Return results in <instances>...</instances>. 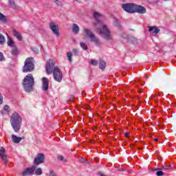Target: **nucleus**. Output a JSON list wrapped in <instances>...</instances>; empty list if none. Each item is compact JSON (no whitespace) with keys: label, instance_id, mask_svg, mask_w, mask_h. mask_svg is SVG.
<instances>
[{"label":"nucleus","instance_id":"f257e3e1","mask_svg":"<svg viewBox=\"0 0 176 176\" xmlns=\"http://www.w3.org/2000/svg\"><path fill=\"white\" fill-rule=\"evenodd\" d=\"M94 17L96 20V23H94L95 27H96L97 32L99 33L100 36L107 41H109L112 39V34H111V30L104 25L102 22H101V18L102 17V14L95 12H94Z\"/></svg>","mask_w":176,"mask_h":176},{"label":"nucleus","instance_id":"f03ea898","mask_svg":"<svg viewBox=\"0 0 176 176\" xmlns=\"http://www.w3.org/2000/svg\"><path fill=\"white\" fill-rule=\"evenodd\" d=\"M55 64L54 60H48L45 65L46 72L48 75L53 73L54 80L60 82L63 80V72L58 67H54Z\"/></svg>","mask_w":176,"mask_h":176},{"label":"nucleus","instance_id":"7ed1b4c3","mask_svg":"<svg viewBox=\"0 0 176 176\" xmlns=\"http://www.w3.org/2000/svg\"><path fill=\"white\" fill-rule=\"evenodd\" d=\"M10 123L13 130L15 133H19L21 129V123H23V118L17 113H14L10 118Z\"/></svg>","mask_w":176,"mask_h":176},{"label":"nucleus","instance_id":"20e7f679","mask_svg":"<svg viewBox=\"0 0 176 176\" xmlns=\"http://www.w3.org/2000/svg\"><path fill=\"white\" fill-rule=\"evenodd\" d=\"M23 85V89L27 93H31V91L34 90V85H35V82L32 74H29L24 78Z\"/></svg>","mask_w":176,"mask_h":176},{"label":"nucleus","instance_id":"39448f33","mask_svg":"<svg viewBox=\"0 0 176 176\" xmlns=\"http://www.w3.org/2000/svg\"><path fill=\"white\" fill-rule=\"evenodd\" d=\"M84 32H85L86 36L87 38H89L91 42H93V43H95L96 46H101L102 43L100 41V38L93 33L90 30L88 29H84Z\"/></svg>","mask_w":176,"mask_h":176},{"label":"nucleus","instance_id":"423d86ee","mask_svg":"<svg viewBox=\"0 0 176 176\" xmlns=\"http://www.w3.org/2000/svg\"><path fill=\"white\" fill-rule=\"evenodd\" d=\"M34 58H28L25 61L23 72H32L34 71Z\"/></svg>","mask_w":176,"mask_h":176},{"label":"nucleus","instance_id":"0eeeda50","mask_svg":"<svg viewBox=\"0 0 176 176\" xmlns=\"http://www.w3.org/2000/svg\"><path fill=\"white\" fill-rule=\"evenodd\" d=\"M122 9L127 12V13H134L135 9V4L134 3H124L122 5Z\"/></svg>","mask_w":176,"mask_h":176},{"label":"nucleus","instance_id":"6e6552de","mask_svg":"<svg viewBox=\"0 0 176 176\" xmlns=\"http://www.w3.org/2000/svg\"><path fill=\"white\" fill-rule=\"evenodd\" d=\"M50 30H52V32L54 35L58 36L60 35V29L58 28V24L56 22H51L49 24Z\"/></svg>","mask_w":176,"mask_h":176},{"label":"nucleus","instance_id":"1a4fd4ad","mask_svg":"<svg viewBox=\"0 0 176 176\" xmlns=\"http://www.w3.org/2000/svg\"><path fill=\"white\" fill-rule=\"evenodd\" d=\"M42 163H45V154L38 153L36 157L34 158V166H39Z\"/></svg>","mask_w":176,"mask_h":176},{"label":"nucleus","instance_id":"9d476101","mask_svg":"<svg viewBox=\"0 0 176 176\" xmlns=\"http://www.w3.org/2000/svg\"><path fill=\"white\" fill-rule=\"evenodd\" d=\"M36 170V166L33 165L31 168H27L23 173L22 176L34 175Z\"/></svg>","mask_w":176,"mask_h":176},{"label":"nucleus","instance_id":"9b49d317","mask_svg":"<svg viewBox=\"0 0 176 176\" xmlns=\"http://www.w3.org/2000/svg\"><path fill=\"white\" fill-rule=\"evenodd\" d=\"M134 13H139V14H145L146 13V8L142 6L135 5Z\"/></svg>","mask_w":176,"mask_h":176},{"label":"nucleus","instance_id":"f8f14e48","mask_svg":"<svg viewBox=\"0 0 176 176\" xmlns=\"http://www.w3.org/2000/svg\"><path fill=\"white\" fill-rule=\"evenodd\" d=\"M6 150L5 148L1 147L0 148V157L3 162H8V156L6 155Z\"/></svg>","mask_w":176,"mask_h":176},{"label":"nucleus","instance_id":"ddd939ff","mask_svg":"<svg viewBox=\"0 0 176 176\" xmlns=\"http://www.w3.org/2000/svg\"><path fill=\"white\" fill-rule=\"evenodd\" d=\"M43 91H47L49 90V79L46 77L43 78Z\"/></svg>","mask_w":176,"mask_h":176},{"label":"nucleus","instance_id":"4468645a","mask_svg":"<svg viewBox=\"0 0 176 176\" xmlns=\"http://www.w3.org/2000/svg\"><path fill=\"white\" fill-rule=\"evenodd\" d=\"M12 34H13L14 36H15V38H16V39H18V41H23V36H21V34H20V32H17V30L14 29L12 30Z\"/></svg>","mask_w":176,"mask_h":176},{"label":"nucleus","instance_id":"2eb2a0df","mask_svg":"<svg viewBox=\"0 0 176 176\" xmlns=\"http://www.w3.org/2000/svg\"><path fill=\"white\" fill-rule=\"evenodd\" d=\"M148 28L149 32H153V34H159V32H160V29H157V28L155 26H148Z\"/></svg>","mask_w":176,"mask_h":176},{"label":"nucleus","instance_id":"dca6fc26","mask_svg":"<svg viewBox=\"0 0 176 176\" xmlns=\"http://www.w3.org/2000/svg\"><path fill=\"white\" fill-rule=\"evenodd\" d=\"M12 139L14 144H19L21 142V140H23L21 138L17 137L16 135H12Z\"/></svg>","mask_w":176,"mask_h":176},{"label":"nucleus","instance_id":"f3484780","mask_svg":"<svg viewBox=\"0 0 176 176\" xmlns=\"http://www.w3.org/2000/svg\"><path fill=\"white\" fill-rule=\"evenodd\" d=\"M80 30V29L79 28V26L76 23L73 24L72 31H73L74 34H75L76 35L79 34Z\"/></svg>","mask_w":176,"mask_h":176},{"label":"nucleus","instance_id":"a211bd4d","mask_svg":"<svg viewBox=\"0 0 176 176\" xmlns=\"http://www.w3.org/2000/svg\"><path fill=\"white\" fill-rule=\"evenodd\" d=\"M0 21L4 24H6V23H8V16L0 12Z\"/></svg>","mask_w":176,"mask_h":176},{"label":"nucleus","instance_id":"6ab92c4d","mask_svg":"<svg viewBox=\"0 0 176 176\" xmlns=\"http://www.w3.org/2000/svg\"><path fill=\"white\" fill-rule=\"evenodd\" d=\"M107 65V63L104 61V60H100V62H99V68L100 69H105V67Z\"/></svg>","mask_w":176,"mask_h":176},{"label":"nucleus","instance_id":"aec40b11","mask_svg":"<svg viewBox=\"0 0 176 176\" xmlns=\"http://www.w3.org/2000/svg\"><path fill=\"white\" fill-rule=\"evenodd\" d=\"M8 45L10 46V47H14L16 45H14V41L12 40L10 37H8Z\"/></svg>","mask_w":176,"mask_h":176},{"label":"nucleus","instance_id":"412c9836","mask_svg":"<svg viewBox=\"0 0 176 176\" xmlns=\"http://www.w3.org/2000/svg\"><path fill=\"white\" fill-rule=\"evenodd\" d=\"M11 54L12 56H17V54H19V50H17V47H13Z\"/></svg>","mask_w":176,"mask_h":176},{"label":"nucleus","instance_id":"4be33fe9","mask_svg":"<svg viewBox=\"0 0 176 176\" xmlns=\"http://www.w3.org/2000/svg\"><path fill=\"white\" fill-rule=\"evenodd\" d=\"M36 175H42V168H38L34 170Z\"/></svg>","mask_w":176,"mask_h":176},{"label":"nucleus","instance_id":"5701e85b","mask_svg":"<svg viewBox=\"0 0 176 176\" xmlns=\"http://www.w3.org/2000/svg\"><path fill=\"white\" fill-rule=\"evenodd\" d=\"M67 57L70 63L72 62V52H68L67 53Z\"/></svg>","mask_w":176,"mask_h":176},{"label":"nucleus","instance_id":"b1692460","mask_svg":"<svg viewBox=\"0 0 176 176\" xmlns=\"http://www.w3.org/2000/svg\"><path fill=\"white\" fill-rule=\"evenodd\" d=\"M9 5L11 8H16V3L14 0H8Z\"/></svg>","mask_w":176,"mask_h":176},{"label":"nucleus","instance_id":"393cba45","mask_svg":"<svg viewBox=\"0 0 176 176\" xmlns=\"http://www.w3.org/2000/svg\"><path fill=\"white\" fill-rule=\"evenodd\" d=\"M89 64L91 65H98V60H96L94 59H91L89 62Z\"/></svg>","mask_w":176,"mask_h":176},{"label":"nucleus","instance_id":"a878e982","mask_svg":"<svg viewBox=\"0 0 176 176\" xmlns=\"http://www.w3.org/2000/svg\"><path fill=\"white\" fill-rule=\"evenodd\" d=\"M80 45L81 46L82 49H83L84 50H87L88 49L87 45H86V43H85L84 42H81L80 43Z\"/></svg>","mask_w":176,"mask_h":176},{"label":"nucleus","instance_id":"bb28decb","mask_svg":"<svg viewBox=\"0 0 176 176\" xmlns=\"http://www.w3.org/2000/svg\"><path fill=\"white\" fill-rule=\"evenodd\" d=\"M5 43V36L0 34V45H3Z\"/></svg>","mask_w":176,"mask_h":176},{"label":"nucleus","instance_id":"cd10ccee","mask_svg":"<svg viewBox=\"0 0 176 176\" xmlns=\"http://www.w3.org/2000/svg\"><path fill=\"white\" fill-rule=\"evenodd\" d=\"M58 160H60V162H67V159H64V157H63V155H58Z\"/></svg>","mask_w":176,"mask_h":176},{"label":"nucleus","instance_id":"c85d7f7f","mask_svg":"<svg viewBox=\"0 0 176 176\" xmlns=\"http://www.w3.org/2000/svg\"><path fill=\"white\" fill-rule=\"evenodd\" d=\"M31 50L32 52H34V53H39V50H38V48L35 47H31Z\"/></svg>","mask_w":176,"mask_h":176},{"label":"nucleus","instance_id":"c756f323","mask_svg":"<svg viewBox=\"0 0 176 176\" xmlns=\"http://www.w3.org/2000/svg\"><path fill=\"white\" fill-rule=\"evenodd\" d=\"M156 175L157 176H162V175H164V173H163V171H162V170H158L156 173Z\"/></svg>","mask_w":176,"mask_h":176},{"label":"nucleus","instance_id":"7c9ffc66","mask_svg":"<svg viewBox=\"0 0 176 176\" xmlns=\"http://www.w3.org/2000/svg\"><path fill=\"white\" fill-rule=\"evenodd\" d=\"M115 25H116V27H118V28L119 29V30H120V23L119 22V21H116V23H115Z\"/></svg>","mask_w":176,"mask_h":176},{"label":"nucleus","instance_id":"2f4dec72","mask_svg":"<svg viewBox=\"0 0 176 176\" xmlns=\"http://www.w3.org/2000/svg\"><path fill=\"white\" fill-rule=\"evenodd\" d=\"M50 176H57L56 175V173L53 170H50Z\"/></svg>","mask_w":176,"mask_h":176},{"label":"nucleus","instance_id":"473e14b6","mask_svg":"<svg viewBox=\"0 0 176 176\" xmlns=\"http://www.w3.org/2000/svg\"><path fill=\"white\" fill-rule=\"evenodd\" d=\"M5 60V57H3V54L0 52V61H3Z\"/></svg>","mask_w":176,"mask_h":176},{"label":"nucleus","instance_id":"72a5a7b5","mask_svg":"<svg viewBox=\"0 0 176 176\" xmlns=\"http://www.w3.org/2000/svg\"><path fill=\"white\" fill-rule=\"evenodd\" d=\"M10 107L8 104H6L4 106V111H6L7 112H9Z\"/></svg>","mask_w":176,"mask_h":176},{"label":"nucleus","instance_id":"f704fd0d","mask_svg":"<svg viewBox=\"0 0 176 176\" xmlns=\"http://www.w3.org/2000/svg\"><path fill=\"white\" fill-rule=\"evenodd\" d=\"M73 53L74 54H76V56H77L78 53H79V50L74 49Z\"/></svg>","mask_w":176,"mask_h":176},{"label":"nucleus","instance_id":"c9c22d12","mask_svg":"<svg viewBox=\"0 0 176 176\" xmlns=\"http://www.w3.org/2000/svg\"><path fill=\"white\" fill-rule=\"evenodd\" d=\"M2 102H3V97L0 94V104H2Z\"/></svg>","mask_w":176,"mask_h":176},{"label":"nucleus","instance_id":"e433bc0d","mask_svg":"<svg viewBox=\"0 0 176 176\" xmlns=\"http://www.w3.org/2000/svg\"><path fill=\"white\" fill-rule=\"evenodd\" d=\"M55 3H56L57 6H60V1L58 0H54Z\"/></svg>","mask_w":176,"mask_h":176},{"label":"nucleus","instance_id":"4c0bfd02","mask_svg":"<svg viewBox=\"0 0 176 176\" xmlns=\"http://www.w3.org/2000/svg\"><path fill=\"white\" fill-rule=\"evenodd\" d=\"M129 135H130V133H126L124 134V137H125L126 138H129Z\"/></svg>","mask_w":176,"mask_h":176},{"label":"nucleus","instance_id":"58836bf2","mask_svg":"<svg viewBox=\"0 0 176 176\" xmlns=\"http://www.w3.org/2000/svg\"><path fill=\"white\" fill-rule=\"evenodd\" d=\"M162 168H165L166 170H168V168H170V167L168 166H162Z\"/></svg>","mask_w":176,"mask_h":176},{"label":"nucleus","instance_id":"ea45409f","mask_svg":"<svg viewBox=\"0 0 176 176\" xmlns=\"http://www.w3.org/2000/svg\"><path fill=\"white\" fill-rule=\"evenodd\" d=\"M159 170H162V168H154L153 171H159Z\"/></svg>","mask_w":176,"mask_h":176},{"label":"nucleus","instance_id":"a19ab883","mask_svg":"<svg viewBox=\"0 0 176 176\" xmlns=\"http://www.w3.org/2000/svg\"><path fill=\"white\" fill-rule=\"evenodd\" d=\"M154 141H155V142H157L159 141V139L155 138V139H154Z\"/></svg>","mask_w":176,"mask_h":176},{"label":"nucleus","instance_id":"79ce46f5","mask_svg":"<svg viewBox=\"0 0 176 176\" xmlns=\"http://www.w3.org/2000/svg\"><path fill=\"white\" fill-rule=\"evenodd\" d=\"M76 2H78L79 0H74Z\"/></svg>","mask_w":176,"mask_h":176},{"label":"nucleus","instance_id":"37998d69","mask_svg":"<svg viewBox=\"0 0 176 176\" xmlns=\"http://www.w3.org/2000/svg\"><path fill=\"white\" fill-rule=\"evenodd\" d=\"M139 93H142V91H139Z\"/></svg>","mask_w":176,"mask_h":176}]
</instances>
